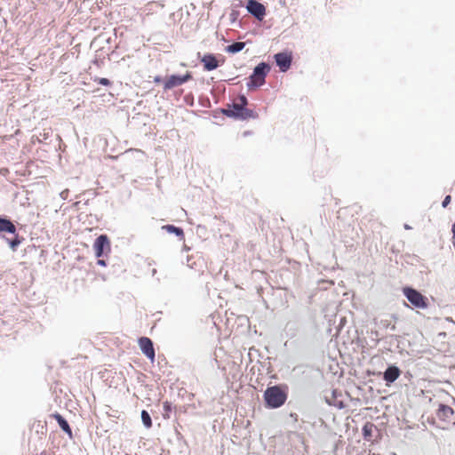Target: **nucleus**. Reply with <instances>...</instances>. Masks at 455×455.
I'll use <instances>...</instances> for the list:
<instances>
[{
	"mask_svg": "<svg viewBox=\"0 0 455 455\" xmlns=\"http://www.w3.org/2000/svg\"><path fill=\"white\" fill-rule=\"evenodd\" d=\"M16 235V237L12 240H10L8 243H9V246L11 247V249L12 251H15L16 248L21 243V240L19 238V235L17 234Z\"/></svg>",
	"mask_w": 455,
	"mask_h": 455,
	"instance_id": "20",
	"label": "nucleus"
},
{
	"mask_svg": "<svg viewBox=\"0 0 455 455\" xmlns=\"http://www.w3.org/2000/svg\"><path fill=\"white\" fill-rule=\"evenodd\" d=\"M93 249L96 257L100 258L103 255L105 250H110V243L107 235H100L94 242Z\"/></svg>",
	"mask_w": 455,
	"mask_h": 455,
	"instance_id": "9",
	"label": "nucleus"
},
{
	"mask_svg": "<svg viewBox=\"0 0 455 455\" xmlns=\"http://www.w3.org/2000/svg\"><path fill=\"white\" fill-rule=\"evenodd\" d=\"M94 82L98 83L99 84L104 85V86H109L111 84V82L108 78H94Z\"/></svg>",
	"mask_w": 455,
	"mask_h": 455,
	"instance_id": "21",
	"label": "nucleus"
},
{
	"mask_svg": "<svg viewBox=\"0 0 455 455\" xmlns=\"http://www.w3.org/2000/svg\"><path fill=\"white\" fill-rule=\"evenodd\" d=\"M139 346L142 353L151 361H155L156 354L152 340L148 337L139 339Z\"/></svg>",
	"mask_w": 455,
	"mask_h": 455,
	"instance_id": "8",
	"label": "nucleus"
},
{
	"mask_svg": "<svg viewBox=\"0 0 455 455\" xmlns=\"http://www.w3.org/2000/svg\"><path fill=\"white\" fill-rule=\"evenodd\" d=\"M401 374V371L396 366H389L384 372V379L388 382L392 383L395 381Z\"/></svg>",
	"mask_w": 455,
	"mask_h": 455,
	"instance_id": "12",
	"label": "nucleus"
},
{
	"mask_svg": "<svg viewBox=\"0 0 455 455\" xmlns=\"http://www.w3.org/2000/svg\"><path fill=\"white\" fill-rule=\"evenodd\" d=\"M161 81H162V79H161V77H159V76H156V77L154 78V82H155V83H156V84L160 83Z\"/></svg>",
	"mask_w": 455,
	"mask_h": 455,
	"instance_id": "23",
	"label": "nucleus"
},
{
	"mask_svg": "<svg viewBox=\"0 0 455 455\" xmlns=\"http://www.w3.org/2000/svg\"><path fill=\"white\" fill-rule=\"evenodd\" d=\"M192 79V75L190 72H187L184 76H177L172 75L164 81V91L171 90L174 87L180 86L188 81Z\"/></svg>",
	"mask_w": 455,
	"mask_h": 455,
	"instance_id": "5",
	"label": "nucleus"
},
{
	"mask_svg": "<svg viewBox=\"0 0 455 455\" xmlns=\"http://www.w3.org/2000/svg\"><path fill=\"white\" fill-rule=\"evenodd\" d=\"M163 407H164V419H169L170 418V412L172 411V404L170 402L168 401H165L163 404Z\"/></svg>",
	"mask_w": 455,
	"mask_h": 455,
	"instance_id": "19",
	"label": "nucleus"
},
{
	"mask_svg": "<svg viewBox=\"0 0 455 455\" xmlns=\"http://www.w3.org/2000/svg\"><path fill=\"white\" fill-rule=\"evenodd\" d=\"M141 419H142L144 426L147 428H150L152 427L151 417H150L149 413L145 410H143L141 411Z\"/></svg>",
	"mask_w": 455,
	"mask_h": 455,
	"instance_id": "17",
	"label": "nucleus"
},
{
	"mask_svg": "<svg viewBox=\"0 0 455 455\" xmlns=\"http://www.w3.org/2000/svg\"><path fill=\"white\" fill-rule=\"evenodd\" d=\"M453 414L454 411L451 407L445 404H439L436 416L440 420L446 423H454Z\"/></svg>",
	"mask_w": 455,
	"mask_h": 455,
	"instance_id": "10",
	"label": "nucleus"
},
{
	"mask_svg": "<svg viewBox=\"0 0 455 455\" xmlns=\"http://www.w3.org/2000/svg\"><path fill=\"white\" fill-rule=\"evenodd\" d=\"M276 65L282 72H286L291 65L292 54L289 52H279L275 55Z\"/></svg>",
	"mask_w": 455,
	"mask_h": 455,
	"instance_id": "7",
	"label": "nucleus"
},
{
	"mask_svg": "<svg viewBox=\"0 0 455 455\" xmlns=\"http://www.w3.org/2000/svg\"><path fill=\"white\" fill-rule=\"evenodd\" d=\"M264 400L268 408H279L287 400L288 388L286 386H273L267 387L264 392Z\"/></svg>",
	"mask_w": 455,
	"mask_h": 455,
	"instance_id": "2",
	"label": "nucleus"
},
{
	"mask_svg": "<svg viewBox=\"0 0 455 455\" xmlns=\"http://www.w3.org/2000/svg\"><path fill=\"white\" fill-rule=\"evenodd\" d=\"M248 104L247 99L244 95L239 96L232 105L228 106L224 110V114L227 116L234 117L241 120L255 119L258 117V114L252 109L246 108Z\"/></svg>",
	"mask_w": 455,
	"mask_h": 455,
	"instance_id": "1",
	"label": "nucleus"
},
{
	"mask_svg": "<svg viewBox=\"0 0 455 455\" xmlns=\"http://www.w3.org/2000/svg\"><path fill=\"white\" fill-rule=\"evenodd\" d=\"M451 196H445V198H444V199H443V204H443V207H447V206H448V204H450V202H451Z\"/></svg>",
	"mask_w": 455,
	"mask_h": 455,
	"instance_id": "22",
	"label": "nucleus"
},
{
	"mask_svg": "<svg viewBox=\"0 0 455 455\" xmlns=\"http://www.w3.org/2000/svg\"><path fill=\"white\" fill-rule=\"evenodd\" d=\"M52 418L56 419L60 428L69 435H72L71 428L68 423V421L59 413L52 414Z\"/></svg>",
	"mask_w": 455,
	"mask_h": 455,
	"instance_id": "14",
	"label": "nucleus"
},
{
	"mask_svg": "<svg viewBox=\"0 0 455 455\" xmlns=\"http://www.w3.org/2000/svg\"><path fill=\"white\" fill-rule=\"evenodd\" d=\"M163 229H165L169 233H173L181 238L184 237V232L180 228H177L173 225H165L163 227Z\"/></svg>",
	"mask_w": 455,
	"mask_h": 455,
	"instance_id": "16",
	"label": "nucleus"
},
{
	"mask_svg": "<svg viewBox=\"0 0 455 455\" xmlns=\"http://www.w3.org/2000/svg\"><path fill=\"white\" fill-rule=\"evenodd\" d=\"M125 455H131V454H125Z\"/></svg>",
	"mask_w": 455,
	"mask_h": 455,
	"instance_id": "25",
	"label": "nucleus"
},
{
	"mask_svg": "<svg viewBox=\"0 0 455 455\" xmlns=\"http://www.w3.org/2000/svg\"><path fill=\"white\" fill-rule=\"evenodd\" d=\"M245 46V43L243 42H236L228 46H227L226 51L230 53H236L242 51Z\"/></svg>",
	"mask_w": 455,
	"mask_h": 455,
	"instance_id": "15",
	"label": "nucleus"
},
{
	"mask_svg": "<svg viewBox=\"0 0 455 455\" xmlns=\"http://www.w3.org/2000/svg\"><path fill=\"white\" fill-rule=\"evenodd\" d=\"M201 62L204 64V68L207 71L216 69L220 66L218 60L212 53L204 55L201 59Z\"/></svg>",
	"mask_w": 455,
	"mask_h": 455,
	"instance_id": "11",
	"label": "nucleus"
},
{
	"mask_svg": "<svg viewBox=\"0 0 455 455\" xmlns=\"http://www.w3.org/2000/svg\"><path fill=\"white\" fill-rule=\"evenodd\" d=\"M374 427V425L372 423H366L363 427V434L365 438L371 436V431Z\"/></svg>",
	"mask_w": 455,
	"mask_h": 455,
	"instance_id": "18",
	"label": "nucleus"
},
{
	"mask_svg": "<svg viewBox=\"0 0 455 455\" xmlns=\"http://www.w3.org/2000/svg\"><path fill=\"white\" fill-rule=\"evenodd\" d=\"M270 70L268 64L261 62L254 68L253 73L250 76V82L248 83L249 88H257L264 84L265 78Z\"/></svg>",
	"mask_w": 455,
	"mask_h": 455,
	"instance_id": "3",
	"label": "nucleus"
},
{
	"mask_svg": "<svg viewBox=\"0 0 455 455\" xmlns=\"http://www.w3.org/2000/svg\"><path fill=\"white\" fill-rule=\"evenodd\" d=\"M246 9L259 20H262L266 15V7L256 0H248Z\"/></svg>",
	"mask_w": 455,
	"mask_h": 455,
	"instance_id": "6",
	"label": "nucleus"
},
{
	"mask_svg": "<svg viewBox=\"0 0 455 455\" xmlns=\"http://www.w3.org/2000/svg\"><path fill=\"white\" fill-rule=\"evenodd\" d=\"M403 293L415 307L422 309L427 307V299L417 290L411 287H404L403 288Z\"/></svg>",
	"mask_w": 455,
	"mask_h": 455,
	"instance_id": "4",
	"label": "nucleus"
},
{
	"mask_svg": "<svg viewBox=\"0 0 455 455\" xmlns=\"http://www.w3.org/2000/svg\"><path fill=\"white\" fill-rule=\"evenodd\" d=\"M98 264L101 265V266H106L105 260H103V259H99Z\"/></svg>",
	"mask_w": 455,
	"mask_h": 455,
	"instance_id": "24",
	"label": "nucleus"
},
{
	"mask_svg": "<svg viewBox=\"0 0 455 455\" xmlns=\"http://www.w3.org/2000/svg\"><path fill=\"white\" fill-rule=\"evenodd\" d=\"M3 232L16 234V227L11 220L0 218V233Z\"/></svg>",
	"mask_w": 455,
	"mask_h": 455,
	"instance_id": "13",
	"label": "nucleus"
}]
</instances>
